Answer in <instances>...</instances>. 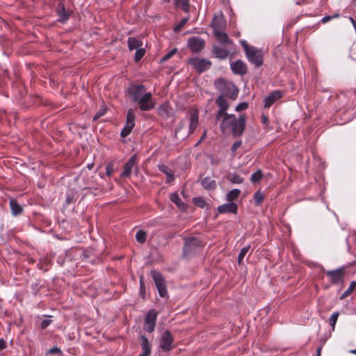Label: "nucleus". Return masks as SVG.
<instances>
[{"mask_svg": "<svg viewBox=\"0 0 356 356\" xmlns=\"http://www.w3.org/2000/svg\"><path fill=\"white\" fill-rule=\"evenodd\" d=\"M246 116L241 114L237 119L234 115H225L222 118L220 127L223 133H232L234 136H241L245 128Z\"/></svg>", "mask_w": 356, "mask_h": 356, "instance_id": "f257e3e1", "label": "nucleus"}, {"mask_svg": "<svg viewBox=\"0 0 356 356\" xmlns=\"http://www.w3.org/2000/svg\"><path fill=\"white\" fill-rule=\"evenodd\" d=\"M140 90H129V95L132 96L134 102H138L141 111H149L154 108V104L152 98V94L147 92L140 97Z\"/></svg>", "mask_w": 356, "mask_h": 356, "instance_id": "f03ea898", "label": "nucleus"}, {"mask_svg": "<svg viewBox=\"0 0 356 356\" xmlns=\"http://www.w3.org/2000/svg\"><path fill=\"white\" fill-rule=\"evenodd\" d=\"M241 44L245 50L248 60L256 67L261 66L263 64L262 52L254 47L249 46L245 40L241 41Z\"/></svg>", "mask_w": 356, "mask_h": 356, "instance_id": "7ed1b4c3", "label": "nucleus"}, {"mask_svg": "<svg viewBox=\"0 0 356 356\" xmlns=\"http://www.w3.org/2000/svg\"><path fill=\"white\" fill-rule=\"evenodd\" d=\"M202 248V241L196 237H185L183 253L186 257L198 253Z\"/></svg>", "mask_w": 356, "mask_h": 356, "instance_id": "20e7f679", "label": "nucleus"}, {"mask_svg": "<svg viewBox=\"0 0 356 356\" xmlns=\"http://www.w3.org/2000/svg\"><path fill=\"white\" fill-rule=\"evenodd\" d=\"M65 0H55L54 9L58 16L57 21L62 24H65L70 19L72 11L67 10L65 6Z\"/></svg>", "mask_w": 356, "mask_h": 356, "instance_id": "39448f33", "label": "nucleus"}, {"mask_svg": "<svg viewBox=\"0 0 356 356\" xmlns=\"http://www.w3.org/2000/svg\"><path fill=\"white\" fill-rule=\"evenodd\" d=\"M188 63L199 73H202L209 70L212 65L210 60L205 58H200L198 57L190 58Z\"/></svg>", "mask_w": 356, "mask_h": 356, "instance_id": "423d86ee", "label": "nucleus"}, {"mask_svg": "<svg viewBox=\"0 0 356 356\" xmlns=\"http://www.w3.org/2000/svg\"><path fill=\"white\" fill-rule=\"evenodd\" d=\"M151 274L160 296L164 298L167 294V289L163 276L156 270H152Z\"/></svg>", "mask_w": 356, "mask_h": 356, "instance_id": "0eeeda50", "label": "nucleus"}, {"mask_svg": "<svg viewBox=\"0 0 356 356\" xmlns=\"http://www.w3.org/2000/svg\"><path fill=\"white\" fill-rule=\"evenodd\" d=\"M135 125V114L133 110L129 109L127 115L126 125L121 131V136L127 137L131 132Z\"/></svg>", "mask_w": 356, "mask_h": 356, "instance_id": "6e6552de", "label": "nucleus"}, {"mask_svg": "<svg viewBox=\"0 0 356 356\" xmlns=\"http://www.w3.org/2000/svg\"><path fill=\"white\" fill-rule=\"evenodd\" d=\"M216 104L220 107V109L216 115V122H218L220 118L225 117V115H229L227 113V110L228 109L229 105L225 99L224 95H220L216 100Z\"/></svg>", "mask_w": 356, "mask_h": 356, "instance_id": "1a4fd4ad", "label": "nucleus"}, {"mask_svg": "<svg viewBox=\"0 0 356 356\" xmlns=\"http://www.w3.org/2000/svg\"><path fill=\"white\" fill-rule=\"evenodd\" d=\"M174 337L169 330H165L161 338L159 348L163 351H169L172 348Z\"/></svg>", "mask_w": 356, "mask_h": 356, "instance_id": "9d476101", "label": "nucleus"}, {"mask_svg": "<svg viewBox=\"0 0 356 356\" xmlns=\"http://www.w3.org/2000/svg\"><path fill=\"white\" fill-rule=\"evenodd\" d=\"M204 40L199 37H192L188 40V47L194 53L201 51L204 47Z\"/></svg>", "mask_w": 356, "mask_h": 356, "instance_id": "9b49d317", "label": "nucleus"}, {"mask_svg": "<svg viewBox=\"0 0 356 356\" xmlns=\"http://www.w3.org/2000/svg\"><path fill=\"white\" fill-rule=\"evenodd\" d=\"M325 273L333 284L341 283L344 277V268H339L336 270H328Z\"/></svg>", "mask_w": 356, "mask_h": 356, "instance_id": "f8f14e48", "label": "nucleus"}, {"mask_svg": "<svg viewBox=\"0 0 356 356\" xmlns=\"http://www.w3.org/2000/svg\"><path fill=\"white\" fill-rule=\"evenodd\" d=\"M230 66L234 74L241 76L245 74L248 70L246 64L241 60L232 63Z\"/></svg>", "mask_w": 356, "mask_h": 356, "instance_id": "ddd939ff", "label": "nucleus"}, {"mask_svg": "<svg viewBox=\"0 0 356 356\" xmlns=\"http://www.w3.org/2000/svg\"><path fill=\"white\" fill-rule=\"evenodd\" d=\"M283 96V92L281 90H275L269 94L268 96L265 97L264 102V107L266 108H270L273 104H274L276 101L282 98Z\"/></svg>", "mask_w": 356, "mask_h": 356, "instance_id": "4468645a", "label": "nucleus"}, {"mask_svg": "<svg viewBox=\"0 0 356 356\" xmlns=\"http://www.w3.org/2000/svg\"><path fill=\"white\" fill-rule=\"evenodd\" d=\"M137 161V156L134 154L127 162L124 166L123 172L121 173V176L124 177H128L131 174L133 167L135 165Z\"/></svg>", "mask_w": 356, "mask_h": 356, "instance_id": "2eb2a0df", "label": "nucleus"}, {"mask_svg": "<svg viewBox=\"0 0 356 356\" xmlns=\"http://www.w3.org/2000/svg\"><path fill=\"white\" fill-rule=\"evenodd\" d=\"M237 210H238V206L234 202H229L227 204H222L218 207V211L220 213H236Z\"/></svg>", "mask_w": 356, "mask_h": 356, "instance_id": "dca6fc26", "label": "nucleus"}, {"mask_svg": "<svg viewBox=\"0 0 356 356\" xmlns=\"http://www.w3.org/2000/svg\"><path fill=\"white\" fill-rule=\"evenodd\" d=\"M190 113V131H193L198 126V111L197 109L191 110Z\"/></svg>", "mask_w": 356, "mask_h": 356, "instance_id": "f3484780", "label": "nucleus"}, {"mask_svg": "<svg viewBox=\"0 0 356 356\" xmlns=\"http://www.w3.org/2000/svg\"><path fill=\"white\" fill-rule=\"evenodd\" d=\"M212 52L217 58L220 59H225L229 54L228 50L217 45L213 46Z\"/></svg>", "mask_w": 356, "mask_h": 356, "instance_id": "a211bd4d", "label": "nucleus"}, {"mask_svg": "<svg viewBox=\"0 0 356 356\" xmlns=\"http://www.w3.org/2000/svg\"><path fill=\"white\" fill-rule=\"evenodd\" d=\"M143 43V41L134 37H130L127 40V45L129 51H134V49H138L141 48Z\"/></svg>", "mask_w": 356, "mask_h": 356, "instance_id": "6ab92c4d", "label": "nucleus"}, {"mask_svg": "<svg viewBox=\"0 0 356 356\" xmlns=\"http://www.w3.org/2000/svg\"><path fill=\"white\" fill-rule=\"evenodd\" d=\"M215 36L218 39V40L225 44H229L232 43L231 40L229 38V36L227 33L221 32L220 31L216 30L214 31Z\"/></svg>", "mask_w": 356, "mask_h": 356, "instance_id": "aec40b11", "label": "nucleus"}, {"mask_svg": "<svg viewBox=\"0 0 356 356\" xmlns=\"http://www.w3.org/2000/svg\"><path fill=\"white\" fill-rule=\"evenodd\" d=\"M159 114L163 118H169L173 115V111L168 105H162L159 108Z\"/></svg>", "mask_w": 356, "mask_h": 356, "instance_id": "412c9836", "label": "nucleus"}, {"mask_svg": "<svg viewBox=\"0 0 356 356\" xmlns=\"http://www.w3.org/2000/svg\"><path fill=\"white\" fill-rule=\"evenodd\" d=\"M10 207L12 213L14 216L19 215L23 211L22 207L21 205H19L15 199H11L10 200Z\"/></svg>", "mask_w": 356, "mask_h": 356, "instance_id": "4be33fe9", "label": "nucleus"}, {"mask_svg": "<svg viewBox=\"0 0 356 356\" xmlns=\"http://www.w3.org/2000/svg\"><path fill=\"white\" fill-rule=\"evenodd\" d=\"M202 185L207 190H213L216 187V181L210 177H205L202 181Z\"/></svg>", "mask_w": 356, "mask_h": 356, "instance_id": "5701e85b", "label": "nucleus"}, {"mask_svg": "<svg viewBox=\"0 0 356 356\" xmlns=\"http://www.w3.org/2000/svg\"><path fill=\"white\" fill-rule=\"evenodd\" d=\"M170 200L174 202L180 209H185L186 205L179 198L177 193L170 195Z\"/></svg>", "mask_w": 356, "mask_h": 356, "instance_id": "b1692460", "label": "nucleus"}, {"mask_svg": "<svg viewBox=\"0 0 356 356\" xmlns=\"http://www.w3.org/2000/svg\"><path fill=\"white\" fill-rule=\"evenodd\" d=\"M142 339V349L143 353L150 355L151 354V345L148 339L145 336H141Z\"/></svg>", "mask_w": 356, "mask_h": 356, "instance_id": "393cba45", "label": "nucleus"}, {"mask_svg": "<svg viewBox=\"0 0 356 356\" xmlns=\"http://www.w3.org/2000/svg\"><path fill=\"white\" fill-rule=\"evenodd\" d=\"M175 6L186 13H188L190 9L188 0H175Z\"/></svg>", "mask_w": 356, "mask_h": 356, "instance_id": "a878e982", "label": "nucleus"}, {"mask_svg": "<svg viewBox=\"0 0 356 356\" xmlns=\"http://www.w3.org/2000/svg\"><path fill=\"white\" fill-rule=\"evenodd\" d=\"M156 313L154 310L149 311L145 316V324H156Z\"/></svg>", "mask_w": 356, "mask_h": 356, "instance_id": "bb28decb", "label": "nucleus"}, {"mask_svg": "<svg viewBox=\"0 0 356 356\" xmlns=\"http://www.w3.org/2000/svg\"><path fill=\"white\" fill-rule=\"evenodd\" d=\"M159 170L165 173L167 175V181L170 182L174 179V175L171 170L168 168V166L165 165H161L159 166Z\"/></svg>", "mask_w": 356, "mask_h": 356, "instance_id": "cd10ccee", "label": "nucleus"}, {"mask_svg": "<svg viewBox=\"0 0 356 356\" xmlns=\"http://www.w3.org/2000/svg\"><path fill=\"white\" fill-rule=\"evenodd\" d=\"M240 193H241L240 190L233 189L227 193V200L229 202H233L232 201L234 200L235 199H236L238 197V195H240Z\"/></svg>", "mask_w": 356, "mask_h": 356, "instance_id": "c85d7f7f", "label": "nucleus"}, {"mask_svg": "<svg viewBox=\"0 0 356 356\" xmlns=\"http://www.w3.org/2000/svg\"><path fill=\"white\" fill-rule=\"evenodd\" d=\"M355 286H356V282L353 281L350 283V286L341 295V296L340 297V299L343 300V299L346 298V297H348V296H350V293L354 290V289L355 288Z\"/></svg>", "mask_w": 356, "mask_h": 356, "instance_id": "c756f323", "label": "nucleus"}, {"mask_svg": "<svg viewBox=\"0 0 356 356\" xmlns=\"http://www.w3.org/2000/svg\"><path fill=\"white\" fill-rule=\"evenodd\" d=\"M146 237L147 233L142 229L138 230L136 234V238L140 243H144L146 241Z\"/></svg>", "mask_w": 356, "mask_h": 356, "instance_id": "7c9ffc66", "label": "nucleus"}, {"mask_svg": "<svg viewBox=\"0 0 356 356\" xmlns=\"http://www.w3.org/2000/svg\"><path fill=\"white\" fill-rule=\"evenodd\" d=\"M215 86L217 89H231V88L227 86V82L222 79H219L216 81Z\"/></svg>", "mask_w": 356, "mask_h": 356, "instance_id": "2f4dec72", "label": "nucleus"}, {"mask_svg": "<svg viewBox=\"0 0 356 356\" xmlns=\"http://www.w3.org/2000/svg\"><path fill=\"white\" fill-rule=\"evenodd\" d=\"M250 248V246H246L241 249L238 256V263L239 265H241L243 264V259L244 257L246 255L248 252L249 251Z\"/></svg>", "mask_w": 356, "mask_h": 356, "instance_id": "473e14b6", "label": "nucleus"}, {"mask_svg": "<svg viewBox=\"0 0 356 356\" xmlns=\"http://www.w3.org/2000/svg\"><path fill=\"white\" fill-rule=\"evenodd\" d=\"M145 49L144 48H139L136 50L134 60L136 63L139 62L145 54Z\"/></svg>", "mask_w": 356, "mask_h": 356, "instance_id": "72a5a7b5", "label": "nucleus"}, {"mask_svg": "<svg viewBox=\"0 0 356 356\" xmlns=\"http://www.w3.org/2000/svg\"><path fill=\"white\" fill-rule=\"evenodd\" d=\"M263 173L261 170H258L256 172L252 175L250 180L252 183L259 182L262 178Z\"/></svg>", "mask_w": 356, "mask_h": 356, "instance_id": "f704fd0d", "label": "nucleus"}, {"mask_svg": "<svg viewBox=\"0 0 356 356\" xmlns=\"http://www.w3.org/2000/svg\"><path fill=\"white\" fill-rule=\"evenodd\" d=\"M106 110L107 108L105 105H101L99 110L96 113V114L93 117V121L97 120L102 116L105 115V113H106Z\"/></svg>", "mask_w": 356, "mask_h": 356, "instance_id": "c9c22d12", "label": "nucleus"}, {"mask_svg": "<svg viewBox=\"0 0 356 356\" xmlns=\"http://www.w3.org/2000/svg\"><path fill=\"white\" fill-rule=\"evenodd\" d=\"M254 199L257 205L261 204L264 199V195L260 191L256 192L254 195Z\"/></svg>", "mask_w": 356, "mask_h": 356, "instance_id": "e433bc0d", "label": "nucleus"}, {"mask_svg": "<svg viewBox=\"0 0 356 356\" xmlns=\"http://www.w3.org/2000/svg\"><path fill=\"white\" fill-rule=\"evenodd\" d=\"M188 18H183L174 28V31L175 33L179 32L181 29L185 26V24L188 22Z\"/></svg>", "mask_w": 356, "mask_h": 356, "instance_id": "4c0bfd02", "label": "nucleus"}, {"mask_svg": "<svg viewBox=\"0 0 356 356\" xmlns=\"http://www.w3.org/2000/svg\"><path fill=\"white\" fill-rule=\"evenodd\" d=\"M339 312H334L332 314V315L330 317L329 322L330 326L332 327V330H334L336 323L337 321L338 317H339Z\"/></svg>", "mask_w": 356, "mask_h": 356, "instance_id": "58836bf2", "label": "nucleus"}, {"mask_svg": "<svg viewBox=\"0 0 356 356\" xmlns=\"http://www.w3.org/2000/svg\"><path fill=\"white\" fill-rule=\"evenodd\" d=\"M193 202L197 207L200 208H204L206 206V202L202 197H194Z\"/></svg>", "mask_w": 356, "mask_h": 356, "instance_id": "ea45409f", "label": "nucleus"}, {"mask_svg": "<svg viewBox=\"0 0 356 356\" xmlns=\"http://www.w3.org/2000/svg\"><path fill=\"white\" fill-rule=\"evenodd\" d=\"M177 53V49H173L167 53L161 60V63H164L172 58Z\"/></svg>", "mask_w": 356, "mask_h": 356, "instance_id": "a19ab883", "label": "nucleus"}, {"mask_svg": "<svg viewBox=\"0 0 356 356\" xmlns=\"http://www.w3.org/2000/svg\"><path fill=\"white\" fill-rule=\"evenodd\" d=\"M230 181L234 184H241L243 181V179L238 175H234L230 179Z\"/></svg>", "mask_w": 356, "mask_h": 356, "instance_id": "79ce46f5", "label": "nucleus"}, {"mask_svg": "<svg viewBox=\"0 0 356 356\" xmlns=\"http://www.w3.org/2000/svg\"><path fill=\"white\" fill-rule=\"evenodd\" d=\"M248 104L246 102H243V103L238 104L236 106L235 110L236 111H242L248 108Z\"/></svg>", "mask_w": 356, "mask_h": 356, "instance_id": "37998d69", "label": "nucleus"}, {"mask_svg": "<svg viewBox=\"0 0 356 356\" xmlns=\"http://www.w3.org/2000/svg\"><path fill=\"white\" fill-rule=\"evenodd\" d=\"M51 323V320L44 319L42 321L40 327L42 330L46 329Z\"/></svg>", "mask_w": 356, "mask_h": 356, "instance_id": "c03bdc74", "label": "nucleus"}, {"mask_svg": "<svg viewBox=\"0 0 356 356\" xmlns=\"http://www.w3.org/2000/svg\"><path fill=\"white\" fill-rule=\"evenodd\" d=\"M155 327V324H145L144 329L148 332H152L154 331Z\"/></svg>", "mask_w": 356, "mask_h": 356, "instance_id": "a18cd8bd", "label": "nucleus"}, {"mask_svg": "<svg viewBox=\"0 0 356 356\" xmlns=\"http://www.w3.org/2000/svg\"><path fill=\"white\" fill-rule=\"evenodd\" d=\"M241 145V141L235 142L232 146V151L234 152Z\"/></svg>", "mask_w": 356, "mask_h": 356, "instance_id": "49530a36", "label": "nucleus"}, {"mask_svg": "<svg viewBox=\"0 0 356 356\" xmlns=\"http://www.w3.org/2000/svg\"><path fill=\"white\" fill-rule=\"evenodd\" d=\"M106 175L108 176H111L113 172V165H111V164L108 165L106 167Z\"/></svg>", "mask_w": 356, "mask_h": 356, "instance_id": "de8ad7c7", "label": "nucleus"}, {"mask_svg": "<svg viewBox=\"0 0 356 356\" xmlns=\"http://www.w3.org/2000/svg\"><path fill=\"white\" fill-rule=\"evenodd\" d=\"M74 200V195L72 194L67 195L66 197L67 204H71Z\"/></svg>", "mask_w": 356, "mask_h": 356, "instance_id": "09e8293b", "label": "nucleus"}, {"mask_svg": "<svg viewBox=\"0 0 356 356\" xmlns=\"http://www.w3.org/2000/svg\"><path fill=\"white\" fill-rule=\"evenodd\" d=\"M49 353L51 354H55V353H61V351H60V348H58V347H53L52 348H51L49 350Z\"/></svg>", "mask_w": 356, "mask_h": 356, "instance_id": "8fccbe9b", "label": "nucleus"}, {"mask_svg": "<svg viewBox=\"0 0 356 356\" xmlns=\"http://www.w3.org/2000/svg\"><path fill=\"white\" fill-rule=\"evenodd\" d=\"M143 276L141 275L140 277V291L141 293L143 292V291L145 290V284H144V282H143Z\"/></svg>", "mask_w": 356, "mask_h": 356, "instance_id": "3c124183", "label": "nucleus"}, {"mask_svg": "<svg viewBox=\"0 0 356 356\" xmlns=\"http://www.w3.org/2000/svg\"><path fill=\"white\" fill-rule=\"evenodd\" d=\"M330 20H332L331 16L330 15H327V16H325L324 17H323L321 19V22L323 24H325V23L328 22Z\"/></svg>", "mask_w": 356, "mask_h": 356, "instance_id": "603ef678", "label": "nucleus"}, {"mask_svg": "<svg viewBox=\"0 0 356 356\" xmlns=\"http://www.w3.org/2000/svg\"><path fill=\"white\" fill-rule=\"evenodd\" d=\"M261 120H262V123L264 124L268 125V124L269 122V120H268V118L266 115H263L261 116Z\"/></svg>", "mask_w": 356, "mask_h": 356, "instance_id": "864d4df0", "label": "nucleus"}, {"mask_svg": "<svg viewBox=\"0 0 356 356\" xmlns=\"http://www.w3.org/2000/svg\"><path fill=\"white\" fill-rule=\"evenodd\" d=\"M6 347V341L3 339H0V350L4 349Z\"/></svg>", "mask_w": 356, "mask_h": 356, "instance_id": "5fc2aeb1", "label": "nucleus"}, {"mask_svg": "<svg viewBox=\"0 0 356 356\" xmlns=\"http://www.w3.org/2000/svg\"><path fill=\"white\" fill-rule=\"evenodd\" d=\"M238 92V90H233V92L232 94V96H230V98L234 99L237 97Z\"/></svg>", "mask_w": 356, "mask_h": 356, "instance_id": "6e6d98bb", "label": "nucleus"}, {"mask_svg": "<svg viewBox=\"0 0 356 356\" xmlns=\"http://www.w3.org/2000/svg\"><path fill=\"white\" fill-rule=\"evenodd\" d=\"M322 350V345L320 346L316 350V356H321Z\"/></svg>", "mask_w": 356, "mask_h": 356, "instance_id": "4d7b16f0", "label": "nucleus"}, {"mask_svg": "<svg viewBox=\"0 0 356 356\" xmlns=\"http://www.w3.org/2000/svg\"><path fill=\"white\" fill-rule=\"evenodd\" d=\"M348 19L353 24V27L356 26V21L352 17H349Z\"/></svg>", "mask_w": 356, "mask_h": 356, "instance_id": "13d9d810", "label": "nucleus"}, {"mask_svg": "<svg viewBox=\"0 0 356 356\" xmlns=\"http://www.w3.org/2000/svg\"><path fill=\"white\" fill-rule=\"evenodd\" d=\"M330 16H331V17H332V19H333L339 18V16H340V15H339V13H334V15H330Z\"/></svg>", "mask_w": 356, "mask_h": 356, "instance_id": "bf43d9fd", "label": "nucleus"}, {"mask_svg": "<svg viewBox=\"0 0 356 356\" xmlns=\"http://www.w3.org/2000/svg\"><path fill=\"white\" fill-rule=\"evenodd\" d=\"M135 89H138V90H140V89H145V86H143V85H138L136 86V88Z\"/></svg>", "mask_w": 356, "mask_h": 356, "instance_id": "052dcab7", "label": "nucleus"}, {"mask_svg": "<svg viewBox=\"0 0 356 356\" xmlns=\"http://www.w3.org/2000/svg\"><path fill=\"white\" fill-rule=\"evenodd\" d=\"M139 356H149V355L146 354V353H143Z\"/></svg>", "mask_w": 356, "mask_h": 356, "instance_id": "680f3d73", "label": "nucleus"}, {"mask_svg": "<svg viewBox=\"0 0 356 356\" xmlns=\"http://www.w3.org/2000/svg\"><path fill=\"white\" fill-rule=\"evenodd\" d=\"M350 353L356 354V349L350 350Z\"/></svg>", "mask_w": 356, "mask_h": 356, "instance_id": "e2e57ef3", "label": "nucleus"}, {"mask_svg": "<svg viewBox=\"0 0 356 356\" xmlns=\"http://www.w3.org/2000/svg\"><path fill=\"white\" fill-rule=\"evenodd\" d=\"M204 136H202V138L199 140L198 143H200V142L203 140Z\"/></svg>", "mask_w": 356, "mask_h": 356, "instance_id": "0e129e2a", "label": "nucleus"}, {"mask_svg": "<svg viewBox=\"0 0 356 356\" xmlns=\"http://www.w3.org/2000/svg\"><path fill=\"white\" fill-rule=\"evenodd\" d=\"M204 136H202V138L199 140L198 143H200V142L203 140Z\"/></svg>", "mask_w": 356, "mask_h": 356, "instance_id": "69168bd1", "label": "nucleus"}, {"mask_svg": "<svg viewBox=\"0 0 356 356\" xmlns=\"http://www.w3.org/2000/svg\"><path fill=\"white\" fill-rule=\"evenodd\" d=\"M204 136H202V138L199 140L198 143H200V142L203 140Z\"/></svg>", "mask_w": 356, "mask_h": 356, "instance_id": "338daca9", "label": "nucleus"}, {"mask_svg": "<svg viewBox=\"0 0 356 356\" xmlns=\"http://www.w3.org/2000/svg\"><path fill=\"white\" fill-rule=\"evenodd\" d=\"M204 136H202V138L199 140L198 143H200V142L203 140Z\"/></svg>", "mask_w": 356, "mask_h": 356, "instance_id": "774afa93", "label": "nucleus"}]
</instances>
